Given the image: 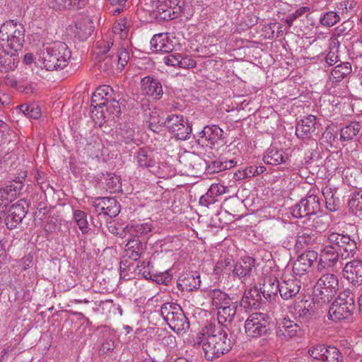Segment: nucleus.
<instances>
[{"instance_id": "nucleus-1", "label": "nucleus", "mask_w": 362, "mask_h": 362, "mask_svg": "<svg viewBox=\"0 0 362 362\" xmlns=\"http://www.w3.org/2000/svg\"><path fill=\"white\" fill-rule=\"evenodd\" d=\"M70 59L68 46L63 42L56 41L43 45L37 52L35 64L47 71H54L65 68Z\"/></svg>"}, {"instance_id": "nucleus-2", "label": "nucleus", "mask_w": 362, "mask_h": 362, "mask_svg": "<svg viewBox=\"0 0 362 362\" xmlns=\"http://www.w3.org/2000/svg\"><path fill=\"white\" fill-rule=\"evenodd\" d=\"M206 333V341L203 344V351L206 360L213 361L231 349L232 341L223 327L210 325Z\"/></svg>"}, {"instance_id": "nucleus-3", "label": "nucleus", "mask_w": 362, "mask_h": 362, "mask_svg": "<svg viewBox=\"0 0 362 362\" xmlns=\"http://www.w3.org/2000/svg\"><path fill=\"white\" fill-rule=\"evenodd\" d=\"M356 310L355 295L347 288L339 293L330 306L328 315L332 320H349Z\"/></svg>"}, {"instance_id": "nucleus-4", "label": "nucleus", "mask_w": 362, "mask_h": 362, "mask_svg": "<svg viewBox=\"0 0 362 362\" xmlns=\"http://www.w3.org/2000/svg\"><path fill=\"white\" fill-rule=\"evenodd\" d=\"M339 289L337 276L330 272H323L313 288V300L317 304L328 303Z\"/></svg>"}, {"instance_id": "nucleus-5", "label": "nucleus", "mask_w": 362, "mask_h": 362, "mask_svg": "<svg viewBox=\"0 0 362 362\" xmlns=\"http://www.w3.org/2000/svg\"><path fill=\"white\" fill-rule=\"evenodd\" d=\"M25 37L24 26L13 20L3 23L0 28V45L5 49H21Z\"/></svg>"}, {"instance_id": "nucleus-6", "label": "nucleus", "mask_w": 362, "mask_h": 362, "mask_svg": "<svg viewBox=\"0 0 362 362\" xmlns=\"http://www.w3.org/2000/svg\"><path fill=\"white\" fill-rule=\"evenodd\" d=\"M160 312L163 320L173 331L180 332L189 329V322L178 304L164 303L162 305Z\"/></svg>"}, {"instance_id": "nucleus-7", "label": "nucleus", "mask_w": 362, "mask_h": 362, "mask_svg": "<svg viewBox=\"0 0 362 362\" xmlns=\"http://www.w3.org/2000/svg\"><path fill=\"white\" fill-rule=\"evenodd\" d=\"M326 243L337 250L343 259L354 257L358 250L356 242L346 234L328 232Z\"/></svg>"}, {"instance_id": "nucleus-8", "label": "nucleus", "mask_w": 362, "mask_h": 362, "mask_svg": "<svg viewBox=\"0 0 362 362\" xmlns=\"http://www.w3.org/2000/svg\"><path fill=\"white\" fill-rule=\"evenodd\" d=\"M127 43L122 42L117 47V52L105 57L100 61L98 67L102 71L110 73L115 67L118 71H122L129 60V53L126 47Z\"/></svg>"}, {"instance_id": "nucleus-9", "label": "nucleus", "mask_w": 362, "mask_h": 362, "mask_svg": "<svg viewBox=\"0 0 362 362\" xmlns=\"http://www.w3.org/2000/svg\"><path fill=\"white\" fill-rule=\"evenodd\" d=\"M320 211V199L314 194L301 199L299 202L291 208V213L294 218H305L309 221Z\"/></svg>"}, {"instance_id": "nucleus-10", "label": "nucleus", "mask_w": 362, "mask_h": 362, "mask_svg": "<svg viewBox=\"0 0 362 362\" xmlns=\"http://www.w3.org/2000/svg\"><path fill=\"white\" fill-rule=\"evenodd\" d=\"M269 317L265 313L251 314L245 322L246 335L250 338L262 337L269 329Z\"/></svg>"}, {"instance_id": "nucleus-11", "label": "nucleus", "mask_w": 362, "mask_h": 362, "mask_svg": "<svg viewBox=\"0 0 362 362\" xmlns=\"http://www.w3.org/2000/svg\"><path fill=\"white\" fill-rule=\"evenodd\" d=\"M92 205L94 207L93 213L103 218L105 222L116 217L121 209L119 203L113 197H97L93 201Z\"/></svg>"}, {"instance_id": "nucleus-12", "label": "nucleus", "mask_w": 362, "mask_h": 362, "mask_svg": "<svg viewBox=\"0 0 362 362\" xmlns=\"http://www.w3.org/2000/svg\"><path fill=\"white\" fill-rule=\"evenodd\" d=\"M276 334L278 338L284 341L298 340L304 336L305 329L303 325L284 317L277 322Z\"/></svg>"}, {"instance_id": "nucleus-13", "label": "nucleus", "mask_w": 362, "mask_h": 362, "mask_svg": "<svg viewBox=\"0 0 362 362\" xmlns=\"http://www.w3.org/2000/svg\"><path fill=\"white\" fill-rule=\"evenodd\" d=\"M165 124L171 134L178 140H186L191 134L192 127L182 115H169Z\"/></svg>"}, {"instance_id": "nucleus-14", "label": "nucleus", "mask_w": 362, "mask_h": 362, "mask_svg": "<svg viewBox=\"0 0 362 362\" xmlns=\"http://www.w3.org/2000/svg\"><path fill=\"white\" fill-rule=\"evenodd\" d=\"M223 130L216 125L206 126L199 133L197 143L210 148L224 144Z\"/></svg>"}, {"instance_id": "nucleus-15", "label": "nucleus", "mask_w": 362, "mask_h": 362, "mask_svg": "<svg viewBox=\"0 0 362 362\" xmlns=\"http://www.w3.org/2000/svg\"><path fill=\"white\" fill-rule=\"evenodd\" d=\"M339 255L340 253L337 250L327 244L321 250L316 271L319 273L332 272L339 261Z\"/></svg>"}, {"instance_id": "nucleus-16", "label": "nucleus", "mask_w": 362, "mask_h": 362, "mask_svg": "<svg viewBox=\"0 0 362 362\" xmlns=\"http://www.w3.org/2000/svg\"><path fill=\"white\" fill-rule=\"evenodd\" d=\"M318 254L315 250H306L294 262L293 272L296 276H303L309 272L312 265L317 262Z\"/></svg>"}, {"instance_id": "nucleus-17", "label": "nucleus", "mask_w": 362, "mask_h": 362, "mask_svg": "<svg viewBox=\"0 0 362 362\" xmlns=\"http://www.w3.org/2000/svg\"><path fill=\"white\" fill-rule=\"evenodd\" d=\"M113 94L112 88L109 86H102L95 90L91 98L93 117L98 115V109L105 107V104L113 98Z\"/></svg>"}, {"instance_id": "nucleus-18", "label": "nucleus", "mask_w": 362, "mask_h": 362, "mask_svg": "<svg viewBox=\"0 0 362 362\" xmlns=\"http://www.w3.org/2000/svg\"><path fill=\"white\" fill-rule=\"evenodd\" d=\"M25 215L26 211L23 205L16 203L5 211L2 216V221L4 220L7 228L11 230L21 223Z\"/></svg>"}, {"instance_id": "nucleus-19", "label": "nucleus", "mask_w": 362, "mask_h": 362, "mask_svg": "<svg viewBox=\"0 0 362 362\" xmlns=\"http://www.w3.org/2000/svg\"><path fill=\"white\" fill-rule=\"evenodd\" d=\"M21 189V186L17 183L0 188V223L2 222V216L7 207L17 198Z\"/></svg>"}, {"instance_id": "nucleus-20", "label": "nucleus", "mask_w": 362, "mask_h": 362, "mask_svg": "<svg viewBox=\"0 0 362 362\" xmlns=\"http://www.w3.org/2000/svg\"><path fill=\"white\" fill-rule=\"evenodd\" d=\"M21 49L11 48L5 49L1 47L0 49V70L1 71L8 72L13 71L19 62L18 52Z\"/></svg>"}, {"instance_id": "nucleus-21", "label": "nucleus", "mask_w": 362, "mask_h": 362, "mask_svg": "<svg viewBox=\"0 0 362 362\" xmlns=\"http://www.w3.org/2000/svg\"><path fill=\"white\" fill-rule=\"evenodd\" d=\"M344 276L352 284H362V261L354 259L347 262L343 269Z\"/></svg>"}, {"instance_id": "nucleus-22", "label": "nucleus", "mask_w": 362, "mask_h": 362, "mask_svg": "<svg viewBox=\"0 0 362 362\" xmlns=\"http://www.w3.org/2000/svg\"><path fill=\"white\" fill-rule=\"evenodd\" d=\"M255 265V259L250 257H245L239 259L233 265V275L238 277L242 282L250 277Z\"/></svg>"}, {"instance_id": "nucleus-23", "label": "nucleus", "mask_w": 362, "mask_h": 362, "mask_svg": "<svg viewBox=\"0 0 362 362\" xmlns=\"http://www.w3.org/2000/svg\"><path fill=\"white\" fill-rule=\"evenodd\" d=\"M98 111L100 117H96L97 119H101V120L96 122L101 124L103 122H105L110 120L115 121V119L119 117L121 110L119 102L116 100L115 98H112L108 103L105 104V107L98 109Z\"/></svg>"}, {"instance_id": "nucleus-24", "label": "nucleus", "mask_w": 362, "mask_h": 362, "mask_svg": "<svg viewBox=\"0 0 362 362\" xmlns=\"http://www.w3.org/2000/svg\"><path fill=\"white\" fill-rule=\"evenodd\" d=\"M151 49L155 52H170L174 49L173 41L168 33L154 35L151 41Z\"/></svg>"}, {"instance_id": "nucleus-25", "label": "nucleus", "mask_w": 362, "mask_h": 362, "mask_svg": "<svg viewBox=\"0 0 362 362\" xmlns=\"http://www.w3.org/2000/svg\"><path fill=\"white\" fill-rule=\"evenodd\" d=\"M238 308V302L230 300L226 305H223L217 309V320L219 326L226 327L228 325L230 324L236 314Z\"/></svg>"}, {"instance_id": "nucleus-26", "label": "nucleus", "mask_w": 362, "mask_h": 362, "mask_svg": "<svg viewBox=\"0 0 362 362\" xmlns=\"http://www.w3.org/2000/svg\"><path fill=\"white\" fill-rule=\"evenodd\" d=\"M141 86L142 92L154 99H159L163 95V87L157 79L146 76L141 79Z\"/></svg>"}, {"instance_id": "nucleus-27", "label": "nucleus", "mask_w": 362, "mask_h": 362, "mask_svg": "<svg viewBox=\"0 0 362 362\" xmlns=\"http://www.w3.org/2000/svg\"><path fill=\"white\" fill-rule=\"evenodd\" d=\"M317 238L316 233L310 231L309 228L304 227L297 234L295 249L298 252L303 250H308V247L316 243Z\"/></svg>"}, {"instance_id": "nucleus-28", "label": "nucleus", "mask_w": 362, "mask_h": 362, "mask_svg": "<svg viewBox=\"0 0 362 362\" xmlns=\"http://www.w3.org/2000/svg\"><path fill=\"white\" fill-rule=\"evenodd\" d=\"M300 282L295 278L283 279L280 282L279 294L284 300L295 297L300 291Z\"/></svg>"}, {"instance_id": "nucleus-29", "label": "nucleus", "mask_w": 362, "mask_h": 362, "mask_svg": "<svg viewBox=\"0 0 362 362\" xmlns=\"http://www.w3.org/2000/svg\"><path fill=\"white\" fill-rule=\"evenodd\" d=\"M280 282L274 276H267L260 288V291L263 296L269 300L274 299L279 293Z\"/></svg>"}, {"instance_id": "nucleus-30", "label": "nucleus", "mask_w": 362, "mask_h": 362, "mask_svg": "<svg viewBox=\"0 0 362 362\" xmlns=\"http://www.w3.org/2000/svg\"><path fill=\"white\" fill-rule=\"evenodd\" d=\"M316 117L310 115L298 122L296 127V134L298 138H308L315 130Z\"/></svg>"}, {"instance_id": "nucleus-31", "label": "nucleus", "mask_w": 362, "mask_h": 362, "mask_svg": "<svg viewBox=\"0 0 362 362\" xmlns=\"http://www.w3.org/2000/svg\"><path fill=\"white\" fill-rule=\"evenodd\" d=\"M261 300V291L257 288H253L245 292L240 301V305L245 309H256L259 306Z\"/></svg>"}, {"instance_id": "nucleus-32", "label": "nucleus", "mask_w": 362, "mask_h": 362, "mask_svg": "<svg viewBox=\"0 0 362 362\" xmlns=\"http://www.w3.org/2000/svg\"><path fill=\"white\" fill-rule=\"evenodd\" d=\"M225 187L219 184H213L210 188L199 199V204L202 206L209 207L217 201V197L225 193Z\"/></svg>"}, {"instance_id": "nucleus-33", "label": "nucleus", "mask_w": 362, "mask_h": 362, "mask_svg": "<svg viewBox=\"0 0 362 362\" xmlns=\"http://www.w3.org/2000/svg\"><path fill=\"white\" fill-rule=\"evenodd\" d=\"M150 16L152 19L159 21L173 20L172 14L165 1L156 2L153 6L152 11H150Z\"/></svg>"}, {"instance_id": "nucleus-34", "label": "nucleus", "mask_w": 362, "mask_h": 362, "mask_svg": "<svg viewBox=\"0 0 362 362\" xmlns=\"http://www.w3.org/2000/svg\"><path fill=\"white\" fill-rule=\"evenodd\" d=\"M206 170L209 174L219 173L233 167L236 162L235 160H204Z\"/></svg>"}, {"instance_id": "nucleus-35", "label": "nucleus", "mask_w": 362, "mask_h": 362, "mask_svg": "<svg viewBox=\"0 0 362 362\" xmlns=\"http://www.w3.org/2000/svg\"><path fill=\"white\" fill-rule=\"evenodd\" d=\"M207 296L211 300L213 309L217 310L219 307L226 305L232 299L228 294L220 289H211L207 292Z\"/></svg>"}, {"instance_id": "nucleus-36", "label": "nucleus", "mask_w": 362, "mask_h": 362, "mask_svg": "<svg viewBox=\"0 0 362 362\" xmlns=\"http://www.w3.org/2000/svg\"><path fill=\"white\" fill-rule=\"evenodd\" d=\"M49 5L58 10L81 9L87 4V0H49Z\"/></svg>"}, {"instance_id": "nucleus-37", "label": "nucleus", "mask_w": 362, "mask_h": 362, "mask_svg": "<svg viewBox=\"0 0 362 362\" xmlns=\"http://www.w3.org/2000/svg\"><path fill=\"white\" fill-rule=\"evenodd\" d=\"M153 226L151 223H138L132 224L129 228V233L132 235L143 239H148L151 235Z\"/></svg>"}, {"instance_id": "nucleus-38", "label": "nucleus", "mask_w": 362, "mask_h": 362, "mask_svg": "<svg viewBox=\"0 0 362 362\" xmlns=\"http://www.w3.org/2000/svg\"><path fill=\"white\" fill-rule=\"evenodd\" d=\"M103 183L105 185V189L110 193H116L121 190V179L114 173H107L103 175Z\"/></svg>"}, {"instance_id": "nucleus-39", "label": "nucleus", "mask_w": 362, "mask_h": 362, "mask_svg": "<svg viewBox=\"0 0 362 362\" xmlns=\"http://www.w3.org/2000/svg\"><path fill=\"white\" fill-rule=\"evenodd\" d=\"M351 65L349 62H344L337 65L331 71L330 80L333 82L341 81L351 73Z\"/></svg>"}, {"instance_id": "nucleus-40", "label": "nucleus", "mask_w": 362, "mask_h": 362, "mask_svg": "<svg viewBox=\"0 0 362 362\" xmlns=\"http://www.w3.org/2000/svg\"><path fill=\"white\" fill-rule=\"evenodd\" d=\"M135 130L132 124H126L117 132L119 142L129 144L134 141Z\"/></svg>"}, {"instance_id": "nucleus-41", "label": "nucleus", "mask_w": 362, "mask_h": 362, "mask_svg": "<svg viewBox=\"0 0 362 362\" xmlns=\"http://www.w3.org/2000/svg\"><path fill=\"white\" fill-rule=\"evenodd\" d=\"M361 125L358 122H351L340 130V140L349 141L353 139L360 132Z\"/></svg>"}, {"instance_id": "nucleus-42", "label": "nucleus", "mask_w": 362, "mask_h": 362, "mask_svg": "<svg viewBox=\"0 0 362 362\" xmlns=\"http://www.w3.org/2000/svg\"><path fill=\"white\" fill-rule=\"evenodd\" d=\"M177 286L180 287L182 290L187 291H193L200 286L199 276L189 274L183 278H180Z\"/></svg>"}, {"instance_id": "nucleus-43", "label": "nucleus", "mask_w": 362, "mask_h": 362, "mask_svg": "<svg viewBox=\"0 0 362 362\" xmlns=\"http://www.w3.org/2000/svg\"><path fill=\"white\" fill-rule=\"evenodd\" d=\"M325 199L326 207L330 211H336L340 206L339 198L335 197V192L331 188H325L322 191Z\"/></svg>"}, {"instance_id": "nucleus-44", "label": "nucleus", "mask_w": 362, "mask_h": 362, "mask_svg": "<svg viewBox=\"0 0 362 362\" xmlns=\"http://www.w3.org/2000/svg\"><path fill=\"white\" fill-rule=\"evenodd\" d=\"M21 112L30 119H37L41 116V110L35 103L23 104L17 107Z\"/></svg>"}, {"instance_id": "nucleus-45", "label": "nucleus", "mask_w": 362, "mask_h": 362, "mask_svg": "<svg viewBox=\"0 0 362 362\" xmlns=\"http://www.w3.org/2000/svg\"><path fill=\"white\" fill-rule=\"evenodd\" d=\"M348 205L354 215L362 216V191L354 192Z\"/></svg>"}, {"instance_id": "nucleus-46", "label": "nucleus", "mask_w": 362, "mask_h": 362, "mask_svg": "<svg viewBox=\"0 0 362 362\" xmlns=\"http://www.w3.org/2000/svg\"><path fill=\"white\" fill-rule=\"evenodd\" d=\"M93 32V28L89 22H78L75 25L74 33L80 40H86Z\"/></svg>"}, {"instance_id": "nucleus-47", "label": "nucleus", "mask_w": 362, "mask_h": 362, "mask_svg": "<svg viewBox=\"0 0 362 362\" xmlns=\"http://www.w3.org/2000/svg\"><path fill=\"white\" fill-rule=\"evenodd\" d=\"M112 33L115 38L124 40L129 33L127 21L124 19H120L117 23H115L112 27Z\"/></svg>"}, {"instance_id": "nucleus-48", "label": "nucleus", "mask_w": 362, "mask_h": 362, "mask_svg": "<svg viewBox=\"0 0 362 362\" xmlns=\"http://www.w3.org/2000/svg\"><path fill=\"white\" fill-rule=\"evenodd\" d=\"M313 218L309 221L305 220L303 221L306 226V228H309L310 231L320 233L324 230L327 227V223L324 221L323 218L322 216H313Z\"/></svg>"}, {"instance_id": "nucleus-49", "label": "nucleus", "mask_w": 362, "mask_h": 362, "mask_svg": "<svg viewBox=\"0 0 362 362\" xmlns=\"http://www.w3.org/2000/svg\"><path fill=\"white\" fill-rule=\"evenodd\" d=\"M296 313L297 315H298V318L301 324L308 323L309 322L313 320L315 316V311L310 307V303L308 305V306L304 305L303 307L298 305V308H296Z\"/></svg>"}, {"instance_id": "nucleus-50", "label": "nucleus", "mask_w": 362, "mask_h": 362, "mask_svg": "<svg viewBox=\"0 0 362 362\" xmlns=\"http://www.w3.org/2000/svg\"><path fill=\"white\" fill-rule=\"evenodd\" d=\"M340 21V16L334 11L322 13L320 17V23L324 27H332Z\"/></svg>"}, {"instance_id": "nucleus-51", "label": "nucleus", "mask_w": 362, "mask_h": 362, "mask_svg": "<svg viewBox=\"0 0 362 362\" xmlns=\"http://www.w3.org/2000/svg\"><path fill=\"white\" fill-rule=\"evenodd\" d=\"M233 259L232 256L228 255V254L224 256H221L220 259L216 264L214 272L216 274H221L224 270L228 269L230 271L231 267L233 266Z\"/></svg>"}, {"instance_id": "nucleus-52", "label": "nucleus", "mask_w": 362, "mask_h": 362, "mask_svg": "<svg viewBox=\"0 0 362 362\" xmlns=\"http://www.w3.org/2000/svg\"><path fill=\"white\" fill-rule=\"evenodd\" d=\"M74 218L82 233H87L90 228L86 214L81 210H75L74 212Z\"/></svg>"}, {"instance_id": "nucleus-53", "label": "nucleus", "mask_w": 362, "mask_h": 362, "mask_svg": "<svg viewBox=\"0 0 362 362\" xmlns=\"http://www.w3.org/2000/svg\"><path fill=\"white\" fill-rule=\"evenodd\" d=\"M322 362H341L343 357L335 346H328Z\"/></svg>"}, {"instance_id": "nucleus-54", "label": "nucleus", "mask_w": 362, "mask_h": 362, "mask_svg": "<svg viewBox=\"0 0 362 362\" xmlns=\"http://www.w3.org/2000/svg\"><path fill=\"white\" fill-rule=\"evenodd\" d=\"M169 7L173 19L178 17L183 11V0H165Z\"/></svg>"}, {"instance_id": "nucleus-55", "label": "nucleus", "mask_w": 362, "mask_h": 362, "mask_svg": "<svg viewBox=\"0 0 362 362\" xmlns=\"http://www.w3.org/2000/svg\"><path fill=\"white\" fill-rule=\"evenodd\" d=\"M326 348L327 346L324 344L313 346L308 350V354L313 359L322 361L323 357L325 356V352H326Z\"/></svg>"}, {"instance_id": "nucleus-56", "label": "nucleus", "mask_w": 362, "mask_h": 362, "mask_svg": "<svg viewBox=\"0 0 362 362\" xmlns=\"http://www.w3.org/2000/svg\"><path fill=\"white\" fill-rule=\"evenodd\" d=\"M19 345L20 341L18 339H13L4 345L2 349L1 354L4 355L16 354L21 349V347H18Z\"/></svg>"}, {"instance_id": "nucleus-57", "label": "nucleus", "mask_w": 362, "mask_h": 362, "mask_svg": "<svg viewBox=\"0 0 362 362\" xmlns=\"http://www.w3.org/2000/svg\"><path fill=\"white\" fill-rule=\"evenodd\" d=\"M182 55L178 53L170 54L163 57V62L171 66H178L181 68Z\"/></svg>"}, {"instance_id": "nucleus-58", "label": "nucleus", "mask_w": 362, "mask_h": 362, "mask_svg": "<svg viewBox=\"0 0 362 362\" xmlns=\"http://www.w3.org/2000/svg\"><path fill=\"white\" fill-rule=\"evenodd\" d=\"M322 139L329 143L331 146L334 145L337 140V131L333 127H329L322 134Z\"/></svg>"}, {"instance_id": "nucleus-59", "label": "nucleus", "mask_w": 362, "mask_h": 362, "mask_svg": "<svg viewBox=\"0 0 362 362\" xmlns=\"http://www.w3.org/2000/svg\"><path fill=\"white\" fill-rule=\"evenodd\" d=\"M95 305L100 308L105 315L110 313L115 307L112 300H97L95 302Z\"/></svg>"}, {"instance_id": "nucleus-60", "label": "nucleus", "mask_w": 362, "mask_h": 362, "mask_svg": "<svg viewBox=\"0 0 362 362\" xmlns=\"http://www.w3.org/2000/svg\"><path fill=\"white\" fill-rule=\"evenodd\" d=\"M263 158H284L283 151H279L275 145H271Z\"/></svg>"}, {"instance_id": "nucleus-61", "label": "nucleus", "mask_w": 362, "mask_h": 362, "mask_svg": "<svg viewBox=\"0 0 362 362\" xmlns=\"http://www.w3.org/2000/svg\"><path fill=\"white\" fill-rule=\"evenodd\" d=\"M126 251H132V250H137V249L144 250L145 249V245L142 243L141 240H139L137 238H132L130 239L127 243L126 244Z\"/></svg>"}, {"instance_id": "nucleus-62", "label": "nucleus", "mask_w": 362, "mask_h": 362, "mask_svg": "<svg viewBox=\"0 0 362 362\" xmlns=\"http://www.w3.org/2000/svg\"><path fill=\"white\" fill-rule=\"evenodd\" d=\"M113 45L114 42L113 41H112V39L110 37V39L107 37L106 42L104 40L103 41H98L96 42V47L97 49H98V53L100 54L107 53L110 50L111 46Z\"/></svg>"}, {"instance_id": "nucleus-63", "label": "nucleus", "mask_w": 362, "mask_h": 362, "mask_svg": "<svg viewBox=\"0 0 362 362\" xmlns=\"http://www.w3.org/2000/svg\"><path fill=\"white\" fill-rule=\"evenodd\" d=\"M356 4L354 0H344L339 3L338 8L341 10L342 13H346L354 9Z\"/></svg>"}, {"instance_id": "nucleus-64", "label": "nucleus", "mask_w": 362, "mask_h": 362, "mask_svg": "<svg viewBox=\"0 0 362 362\" xmlns=\"http://www.w3.org/2000/svg\"><path fill=\"white\" fill-rule=\"evenodd\" d=\"M33 264V255L31 254H28L25 255L20 261V266L22 267V269L25 271L30 267H32Z\"/></svg>"}]
</instances>
